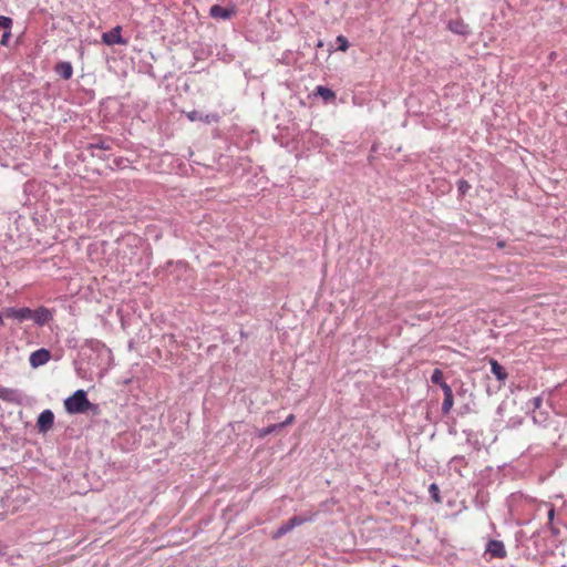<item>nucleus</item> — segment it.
<instances>
[{
  "label": "nucleus",
  "instance_id": "obj_4",
  "mask_svg": "<svg viewBox=\"0 0 567 567\" xmlns=\"http://www.w3.org/2000/svg\"><path fill=\"white\" fill-rule=\"evenodd\" d=\"M122 28L120 25L113 28L111 31L102 34V41L107 45L113 44H125V40L122 38Z\"/></svg>",
  "mask_w": 567,
  "mask_h": 567
},
{
  "label": "nucleus",
  "instance_id": "obj_9",
  "mask_svg": "<svg viewBox=\"0 0 567 567\" xmlns=\"http://www.w3.org/2000/svg\"><path fill=\"white\" fill-rule=\"evenodd\" d=\"M54 71L56 74H59L62 79L69 80L73 75V66L70 62H59L54 66Z\"/></svg>",
  "mask_w": 567,
  "mask_h": 567
},
{
  "label": "nucleus",
  "instance_id": "obj_27",
  "mask_svg": "<svg viewBox=\"0 0 567 567\" xmlns=\"http://www.w3.org/2000/svg\"><path fill=\"white\" fill-rule=\"evenodd\" d=\"M202 121H205L207 123H210L213 121L217 122L218 121V116L216 114L206 115V116H203Z\"/></svg>",
  "mask_w": 567,
  "mask_h": 567
},
{
  "label": "nucleus",
  "instance_id": "obj_29",
  "mask_svg": "<svg viewBox=\"0 0 567 567\" xmlns=\"http://www.w3.org/2000/svg\"><path fill=\"white\" fill-rule=\"evenodd\" d=\"M97 147H100L102 150H109L110 148V146L107 144H105V142H102L101 144H99Z\"/></svg>",
  "mask_w": 567,
  "mask_h": 567
},
{
  "label": "nucleus",
  "instance_id": "obj_25",
  "mask_svg": "<svg viewBox=\"0 0 567 567\" xmlns=\"http://www.w3.org/2000/svg\"><path fill=\"white\" fill-rule=\"evenodd\" d=\"M440 386L444 393V396L453 394L452 388L446 382L442 383Z\"/></svg>",
  "mask_w": 567,
  "mask_h": 567
},
{
  "label": "nucleus",
  "instance_id": "obj_16",
  "mask_svg": "<svg viewBox=\"0 0 567 567\" xmlns=\"http://www.w3.org/2000/svg\"><path fill=\"white\" fill-rule=\"evenodd\" d=\"M279 427V424H271L265 429H261L258 431V437L264 439L265 436L271 434L272 432L277 431Z\"/></svg>",
  "mask_w": 567,
  "mask_h": 567
},
{
  "label": "nucleus",
  "instance_id": "obj_5",
  "mask_svg": "<svg viewBox=\"0 0 567 567\" xmlns=\"http://www.w3.org/2000/svg\"><path fill=\"white\" fill-rule=\"evenodd\" d=\"M486 553H488L494 558H505L507 556V551L503 542L501 540H489L486 546Z\"/></svg>",
  "mask_w": 567,
  "mask_h": 567
},
{
  "label": "nucleus",
  "instance_id": "obj_2",
  "mask_svg": "<svg viewBox=\"0 0 567 567\" xmlns=\"http://www.w3.org/2000/svg\"><path fill=\"white\" fill-rule=\"evenodd\" d=\"M237 12V6H226L221 7L219 4H214L209 9V14L214 19L228 20L234 17Z\"/></svg>",
  "mask_w": 567,
  "mask_h": 567
},
{
  "label": "nucleus",
  "instance_id": "obj_23",
  "mask_svg": "<svg viewBox=\"0 0 567 567\" xmlns=\"http://www.w3.org/2000/svg\"><path fill=\"white\" fill-rule=\"evenodd\" d=\"M529 403L533 405L534 410H537L542 406L543 400L540 396H535Z\"/></svg>",
  "mask_w": 567,
  "mask_h": 567
},
{
  "label": "nucleus",
  "instance_id": "obj_31",
  "mask_svg": "<svg viewBox=\"0 0 567 567\" xmlns=\"http://www.w3.org/2000/svg\"><path fill=\"white\" fill-rule=\"evenodd\" d=\"M497 247L498 248H504L505 247V243L504 241H498L497 243Z\"/></svg>",
  "mask_w": 567,
  "mask_h": 567
},
{
  "label": "nucleus",
  "instance_id": "obj_11",
  "mask_svg": "<svg viewBox=\"0 0 567 567\" xmlns=\"http://www.w3.org/2000/svg\"><path fill=\"white\" fill-rule=\"evenodd\" d=\"M492 373L496 377L498 381H505L507 379V373L505 369L495 360H489Z\"/></svg>",
  "mask_w": 567,
  "mask_h": 567
},
{
  "label": "nucleus",
  "instance_id": "obj_6",
  "mask_svg": "<svg viewBox=\"0 0 567 567\" xmlns=\"http://www.w3.org/2000/svg\"><path fill=\"white\" fill-rule=\"evenodd\" d=\"M3 315L7 318H13L18 320H28L31 318L32 310L30 308H6Z\"/></svg>",
  "mask_w": 567,
  "mask_h": 567
},
{
  "label": "nucleus",
  "instance_id": "obj_14",
  "mask_svg": "<svg viewBox=\"0 0 567 567\" xmlns=\"http://www.w3.org/2000/svg\"><path fill=\"white\" fill-rule=\"evenodd\" d=\"M292 529V527L290 526V524L287 522L285 524H282L272 535V538L274 539H278L280 538L281 536L286 535L287 533H289L290 530Z\"/></svg>",
  "mask_w": 567,
  "mask_h": 567
},
{
  "label": "nucleus",
  "instance_id": "obj_28",
  "mask_svg": "<svg viewBox=\"0 0 567 567\" xmlns=\"http://www.w3.org/2000/svg\"><path fill=\"white\" fill-rule=\"evenodd\" d=\"M219 2L226 4V6H236L234 0H218Z\"/></svg>",
  "mask_w": 567,
  "mask_h": 567
},
{
  "label": "nucleus",
  "instance_id": "obj_18",
  "mask_svg": "<svg viewBox=\"0 0 567 567\" xmlns=\"http://www.w3.org/2000/svg\"><path fill=\"white\" fill-rule=\"evenodd\" d=\"M12 19L6 16H0V29L4 31H11L12 28Z\"/></svg>",
  "mask_w": 567,
  "mask_h": 567
},
{
  "label": "nucleus",
  "instance_id": "obj_3",
  "mask_svg": "<svg viewBox=\"0 0 567 567\" xmlns=\"http://www.w3.org/2000/svg\"><path fill=\"white\" fill-rule=\"evenodd\" d=\"M54 423V414L51 410H44L38 417L37 427L39 432L47 433L52 429Z\"/></svg>",
  "mask_w": 567,
  "mask_h": 567
},
{
  "label": "nucleus",
  "instance_id": "obj_20",
  "mask_svg": "<svg viewBox=\"0 0 567 567\" xmlns=\"http://www.w3.org/2000/svg\"><path fill=\"white\" fill-rule=\"evenodd\" d=\"M14 395V391L8 388L0 386V399L10 401Z\"/></svg>",
  "mask_w": 567,
  "mask_h": 567
},
{
  "label": "nucleus",
  "instance_id": "obj_24",
  "mask_svg": "<svg viewBox=\"0 0 567 567\" xmlns=\"http://www.w3.org/2000/svg\"><path fill=\"white\" fill-rule=\"evenodd\" d=\"M10 38H11V31H4L1 37L0 43L2 45H8Z\"/></svg>",
  "mask_w": 567,
  "mask_h": 567
},
{
  "label": "nucleus",
  "instance_id": "obj_12",
  "mask_svg": "<svg viewBox=\"0 0 567 567\" xmlns=\"http://www.w3.org/2000/svg\"><path fill=\"white\" fill-rule=\"evenodd\" d=\"M317 94L326 101H330L336 97V94L332 90L322 85L317 86Z\"/></svg>",
  "mask_w": 567,
  "mask_h": 567
},
{
  "label": "nucleus",
  "instance_id": "obj_17",
  "mask_svg": "<svg viewBox=\"0 0 567 567\" xmlns=\"http://www.w3.org/2000/svg\"><path fill=\"white\" fill-rule=\"evenodd\" d=\"M429 493L431 494V496L435 503L440 504L442 502L441 496H440L439 486L435 483L430 485Z\"/></svg>",
  "mask_w": 567,
  "mask_h": 567
},
{
  "label": "nucleus",
  "instance_id": "obj_22",
  "mask_svg": "<svg viewBox=\"0 0 567 567\" xmlns=\"http://www.w3.org/2000/svg\"><path fill=\"white\" fill-rule=\"evenodd\" d=\"M187 117L189 118V121L194 122V121H202L203 120V116L197 112V111H192L187 114Z\"/></svg>",
  "mask_w": 567,
  "mask_h": 567
},
{
  "label": "nucleus",
  "instance_id": "obj_7",
  "mask_svg": "<svg viewBox=\"0 0 567 567\" xmlns=\"http://www.w3.org/2000/svg\"><path fill=\"white\" fill-rule=\"evenodd\" d=\"M51 358L50 352L47 349H39L31 353L30 355V364L33 368H38L40 365L45 364Z\"/></svg>",
  "mask_w": 567,
  "mask_h": 567
},
{
  "label": "nucleus",
  "instance_id": "obj_15",
  "mask_svg": "<svg viewBox=\"0 0 567 567\" xmlns=\"http://www.w3.org/2000/svg\"><path fill=\"white\" fill-rule=\"evenodd\" d=\"M311 519H312V516H309V517L293 516L288 520V523L293 528L296 526H300L307 522H310Z\"/></svg>",
  "mask_w": 567,
  "mask_h": 567
},
{
  "label": "nucleus",
  "instance_id": "obj_10",
  "mask_svg": "<svg viewBox=\"0 0 567 567\" xmlns=\"http://www.w3.org/2000/svg\"><path fill=\"white\" fill-rule=\"evenodd\" d=\"M447 28L450 31L456 34L464 35L468 33V25L465 24L462 20H451L447 24Z\"/></svg>",
  "mask_w": 567,
  "mask_h": 567
},
{
  "label": "nucleus",
  "instance_id": "obj_1",
  "mask_svg": "<svg viewBox=\"0 0 567 567\" xmlns=\"http://www.w3.org/2000/svg\"><path fill=\"white\" fill-rule=\"evenodd\" d=\"M64 408L70 414H81L91 410L93 404L87 400L84 390H78L64 401Z\"/></svg>",
  "mask_w": 567,
  "mask_h": 567
},
{
  "label": "nucleus",
  "instance_id": "obj_8",
  "mask_svg": "<svg viewBox=\"0 0 567 567\" xmlns=\"http://www.w3.org/2000/svg\"><path fill=\"white\" fill-rule=\"evenodd\" d=\"M30 319H33L38 324L43 326L52 319V312L45 307H39L38 309L32 310Z\"/></svg>",
  "mask_w": 567,
  "mask_h": 567
},
{
  "label": "nucleus",
  "instance_id": "obj_19",
  "mask_svg": "<svg viewBox=\"0 0 567 567\" xmlns=\"http://www.w3.org/2000/svg\"><path fill=\"white\" fill-rule=\"evenodd\" d=\"M431 381L435 384H439L441 385L442 383H444V379H443V372L442 370L440 369H435L431 375Z\"/></svg>",
  "mask_w": 567,
  "mask_h": 567
},
{
  "label": "nucleus",
  "instance_id": "obj_21",
  "mask_svg": "<svg viewBox=\"0 0 567 567\" xmlns=\"http://www.w3.org/2000/svg\"><path fill=\"white\" fill-rule=\"evenodd\" d=\"M337 42L339 43V48H338V49H339L340 51L346 52V51L348 50V48H349V42H348V40H347V38H346V37H343V35H338V37H337Z\"/></svg>",
  "mask_w": 567,
  "mask_h": 567
},
{
  "label": "nucleus",
  "instance_id": "obj_32",
  "mask_svg": "<svg viewBox=\"0 0 567 567\" xmlns=\"http://www.w3.org/2000/svg\"><path fill=\"white\" fill-rule=\"evenodd\" d=\"M2 316H4L3 312L2 313L0 312V326L3 324Z\"/></svg>",
  "mask_w": 567,
  "mask_h": 567
},
{
  "label": "nucleus",
  "instance_id": "obj_13",
  "mask_svg": "<svg viewBox=\"0 0 567 567\" xmlns=\"http://www.w3.org/2000/svg\"><path fill=\"white\" fill-rule=\"evenodd\" d=\"M454 405V396L453 394L444 396L443 403H442V412L444 414L450 413Z\"/></svg>",
  "mask_w": 567,
  "mask_h": 567
},
{
  "label": "nucleus",
  "instance_id": "obj_26",
  "mask_svg": "<svg viewBox=\"0 0 567 567\" xmlns=\"http://www.w3.org/2000/svg\"><path fill=\"white\" fill-rule=\"evenodd\" d=\"M295 419H296V417H295V415H293V414H289V415L287 416V419H286L282 423H280V424H279V427L287 426V425H291V424L295 422Z\"/></svg>",
  "mask_w": 567,
  "mask_h": 567
},
{
  "label": "nucleus",
  "instance_id": "obj_30",
  "mask_svg": "<svg viewBox=\"0 0 567 567\" xmlns=\"http://www.w3.org/2000/svg\"><path fill=\"white\" fill-rule=\"evenodd\" d=\"M554 515H555V509L551 508L549 512H548V518L549 520H553L554 519Z\"/></svg>",
  "mask_w": 567,
  "mask_h": 567
}]
</instances>
